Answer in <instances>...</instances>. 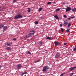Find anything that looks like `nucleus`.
I'll list each match as a JSON object with an SVG mask.
<instances>
[{"label":"nucleus","mask_w":76,"mask_h":76,"mask_svg":"<svg viewBox=\"0 0 76 76\" xmlns=\"http://www.w3.org/2000/svg\"><path fill=\"white\" fill-rule=\"evenodd\" d=\"M13 40H14V41H16V39L14 38L13 39Z\"/></svg>","instance_id":"37"},{"label":"nucleus","mask_w":76,"mask_h":76,"mask_svg":"<svg viewBox=\"0 0 76 76\" xmlns=\"http://www.w3.org/2000/svg\"><path fill=\"white\" fill-rule=\"evenodd\" d=\"M60 56V54L59 53H57L55 55V58H58Z\"/></svg>","instance_id":"8"},{"label":"nucleus","mask_w":76,"mask_h":76,"mask_svg":"<svg viewBox=\"0 0 76 76\" xmlns=\"http://www.w3.org/2000/svg\"><path fill=\"white\" fill-rule=\"evenodd\" d=\"M17 1V0H14L13 1V2H15V1Z\"/></svg>","instance_id":"38"},{"label":"nucleus","mask_w":76,"mask_h":76,"mask_svg":"<svg viewBox=\"0 0 76 76\" xmlns=\"http://www.w3.org/2000/svg\"><path fill=\"white\" fill-rule=\"evenodd\" d=\"M39 43H40V44L41 45H42V42H39Z\"/></svg>","instance_id":"33"},{"label":"nucleus","mask_w":76,"mask_h":76,"mask_svg":"<svg viewBox=\"0 0 76 76\" xmlns=\"http://www.w3.org/2000/svg\"><path fill=\"white\" fill-rule=\"evenodd\" d=\"M28 54H31V53L29 51H28Z\"/></svg>","instance_id":"31"},{"label":"nucleus","mask_w":76,"mask_h":76,"mask_svg":"<svg viewBox=\"0 0 76 76\" xmlns=\"http://www.w3.org/2000/svg\"><path fill=\"white\" fill-rule=\"evenodd\" d=\"M7 26L4 27L3 28V31H5V30L7 29Z\"/></svg>","instance_id":"12"},{"label":"nucleus","mask_w":76,"mask_h":76,"mask_svg":"<svg viewBox=\"0 0 76 76\" xmlns=\"http://www.w3.org/2000/svg\"><path fill=\"white\" fill-rule=\"evenodd\" d=\"M76 48H74L73 49V51H76Z\"/></svg>","instance_id":"29"},{"label":"nucleus","mask_w":76,"mask_h":76,"mask_svg":"<svg viewBox=\"0 0 76 76\" xmlns=\"http://www.w3.org/2000/svg\"><path fill=\"white\" fill-rule=\"evenodd\" d=\"M70 25H71V23H69L68 26V27H70Z\"/></svg>","instance_id":"21"},{"label":"nucleus","mask_w":76,"mask_h":76,"mask_svg":"<svg viewBox=\"0 0 76 76\" xmlns=\"http://www.w3.org/2000/svg\"><path fill=\"white\" fill-rule=\"evenodd\" d=\"M64 18H67V16L66 15H65L64 16Z\"/></svg>","instance_id":"32"},{"label":"nucleus","mask_w":76,"mask_h":76,"mask_svg":"<svg viewBox=\"0 0 76 76\" xmlns=\"http://www.w3.org/2000/svg\"><path fill=\"white\" fill-rule=\"evenodd\" d=\"M60 10V8H58V9H56V12H57V11H59V10Z\"/></svg>","instance_id":"24"},{"label":"nucleus","mask_w":76,"mask_h":76,"mask_svg":"<svg viewBox=\"0 0 76 76\" xmlns=\"http://www.w3.org/2000/svg\"><path fill=\"white\" fill-rule=\"evenodd\" d=\"M42 8H40L38 10V11L39 12H40V11H41L42 10Z\"/></svg>","instance_id":"19"},{"label":"nucleus","mask_w":76,"mask_h":76,"mask_svg":"<svg viewBox=\"0 0 76 76\" xmlns=\"http://www.w3.org/2000/svg\"><path fill=\"white\" fill-rule=\"evenodd\" d=\"M51 4V2H48V3H47V4Z\"/></svg>","instance_id":"25"},{"label":"nucleus","mask_w":76,"mask_h":76,"mask_svg":"<svg viewBox=\"0 0 76 76\" xmlns=\"http://www.w3.org/2000/svg\"><path fill=\"white\" fill-rule=\"evenodd\" d=\"M9 19H10H10H11V18H9Z\"/></svg>","instance_id":"41"},{"label":"nucleus","mask_w":76,"mask_h":76,"mask_svg":"<svg viewBox=\"0 0 76 76\" xmlns=\"http://www.w3.org/2000/svg\"><path fill=\"white\" fill-rule=\"evenodd\" d=\"M4 25H0V29H1V28H4Z\"/></svg>","instance_id":"17"},{"label":"nucleus","mask_w":76,"mask_h":76,"mask_svg":"<svg viewBox=\"0 0 76 76\" xmlns=\"http://www.w3.org/2000/svg\"><path fill=\"white\" fill-rule=\"evenodd\" d=\"M22 15L20 14H18V15L15 16L14 19H15L16 20L18 19H20V18H22Z\"/></svg>","instance_id":"1"},{"label":"nucleus","mask_w":76,"mask_h":76,"mask_svg":"<svg viewBox=\"0 0 76 76\" xmlns=\"http://www.w3.org/2000/svg\"><path fill=\"white\" fill-rule=\"evenodd\" d=\"M0 32H1V31H0Z\"/></svg>","instance_id":"44"},{"label":"nucleus","mask_w":76,"mask_h":76,"mask_svg":"<svg viewBox=\"0 0 76 76\" xmlns=\"http://www.w3.org/2000/svg\"><path fill=\"white\" fill-rule=\"evenodd\" d=\"M60 26H63V24L62 23H61L60 24Z\"/></svg>","instance_id":"34"},{"label":"nucleus","mask_w":76,"mask_h":76,"mask_svg":"<svg viewBox=\"0 0 76 76\" xmlns=\"http://www.w3.org/2000/svg\"><path fill=\"white\" fill-rule=\"evenodd\" d=\"M11 44H12V42H11L10 43H7V46H10V45H11Z\"/></svg>","instance_id":"14"},{"label":"nucleus","mask_w":76,"mask_h":76,"mask_svg":"<svg viewBox=\"0 0 76 76\" xmlns=\"http://www.w3.org/2000/svg\"><path fill=\"white\" fill-rule=\"evenodd\" d=\"M66 32H69V29H67L66 30Z\"/></svg>","instance_id":"28"},{"label":"nucleus","mask_w":76,"mask_h":76,"mask_svg":"<svg viewBox=\"0 0 76 76\" xmlns=\"http://www.w3.org/2000/svg\"><path fill=\"white\" fill-rule=\"evenodd\" d=\"M41 61V59H37L34 61V63H39V62H40Z\"/></svg>","instance_id":"5"},{"label":"nucleus","mask_w":76,"mask_h":76,"mask_svg":"<svg viewBox=\"0 0 76 76\" xmlns=\"http://www.w3.org/2000/svg\"><path fill=\"white\" fill-rule=\"evenodd\" d=\"M54 18L56 19H57L58 20H59L60 19L58 18V17L57 16V15H55L54 16Z\"/></svg>","instance_id":"11"},{"label":"nucleus","mask_w":76,"mask_h":76,"mask_svg":"<svg viewBox=\"0 0 76 76\" xmlns=\"http://www.w3.org/2000/svg\"><path fill=\"white\" fill-rule=\"evenodd\" d=\"M64 45H67V43H65L64 44Z\"/></svg>","instance_id":"35"},{"label":"nucleus","mask_w":76,"mask_h":76,"mask_svg":"<svg viewBox=\"0 0 76 76\" xmlns=\"http://www.w3.org/2000/svg\"><path fill=\"white\" fill-rule=\"evenodd\" d=\"M49 69V68L48 67V66H46L43 67V72H47V70Z\"/></svg>","instance_id":"3"},{"label":"nucleus","mask_w":76,"mask_h":76,"mask_svg":"<svg viewBox=\"0 0 76 76\" xmlns=\"http://www.w3.org/2000/svg\"><path fill=\"white\" fill-rule=\"evenodd\" d=\"M72 10L74 12H75L76 11V8L72 9Z\"/></svg>","instance_id":"15"},{"label":"nucleus","mask_w":76,"mask_h":76,"mask_svg":"<svg viewBox=\"0 0 76 76\" xmlns=\"http://www.w3.org/2000/svg\"><path fill=\"white\" fill-rule=\"evenodd\" d=\"M76 69V66L71 67L69 68V71H72V70H73V69Z\"/></svg>","instance_id":"9"},{"label":"nucleus","mask_w":76,"mask_h":76,"mask_svg":"<svg viewBox=\"0 0 76 76\" xmlns=\"http://www.w3.org/2000/svg\"><path fill=\"white\" fill-rule=\"evenodd\" d=\"M54 44L56 45V46H57V45H58L59 44H58V42L56 41L54 42Z\"/></svg>","instance_id":"10"},{"label":"nucleus","mask_w":76,"mask_h":76,"mask_svg":"<svg viewBox=\"0 0 76 76\" xmlns=\"http://www.w3.org/2000/svg\"><path fill=\"white\" fill-rule=\"evenodd\" d=\"M28 13L31 12V9H30L29 8H28Z\"/></svg>","instance_id":"18"},{"label":"nucleus","mask_w":76,"mask_h":76,"mask_svg":"<svg viewBox=\"0 0 76 76\" xmlns=\"http://www.w3.org/2000/svg\"><path fill=\"white\" fill-rule=\"evenodd\" d=\"M7 50H11V49L9 47H7Z\"/></svg>","instance_id":"20"},{"label":"nucleus","mask_w":76,"mask_h":76,"mask_svg":"<svg viewBox=\"0 0 76 76\" xmlns=\"http://www.w3.org/2000/svg\"><path fill=\"white\" fill-rule=\"evenodd\" d=\"M1 67V65H0V68Z\"/></svg>","instance_id":"42"},{"label":"nucleus","mask_w":76,"mask_h":76,"mask_svg":"<svg viewBox=\"0 0 76 76\" xmlns=\"http://www.w3.org/2000/svg\"><path fill=\"white\" fill-rule=\"evenodd\" d=\"M61 31H62V32H64V29L63 28H61Z\"/></svg>","instance_id":"27"},{"label":"nucleus","mask_w":76,"mask_h":76,"mask_svg":"<svg viewBox=\"0 0 76 76\" xmlns=\"http://www.w3.org/2000/svg\"><path fill=\"white\" fill-rule=\"evenodd\" d=\"M71 18L72 19H73V18H74V17H71Z\"/></svg>","instance_id":"39"},{"label":"nucleus","mask_w":76,"mask_h":76,"mask_svg":"<svg viewBox=\"0 0 76 76\" xmlns=\"http://www.w3.org/2000/svg\"><path fill=\"white\" fill-rule=\"evenodd\" d=\"M67 19H68V20H70V18H67Z\"/></svg>","instance_id":"36"},{"label":"nucleus","mask_w":76,"mask_h":76,"mask_svg":"<svg viewBox=\"0 0 76 76\" xmlns=\"http://www.w3.org/2000/svg\"><path fill=\"white\" fill-rule=\"evenodd\" d=\"M64 24L63 25L66 26H67V25L68 24V21H67V20H65L64 22Z\"/></svg>","instance_id":"4"},{"label":"nucleus","mask_w":76,"mask_h":76,"mask_svg":"<svg viewBox=\"0 0 76 76\" xmlns=\"http://www.w3.org/2000/svg\"><path fill=\"white\" fill-rule=\"evenodd\" d=\"M24 74H26L27 73V72L26 71L25 72H24V73H23Z\"/></svg>","instance_id":"30"},{"label":"nucleus","mask_w":76,"mask_h":76,"mask_svg":"<svg viewBox=\"0 0 76 76\" xmlns=\"http://www.w3.org/2000/svg\"><path fill=\"white\" fill-rule=\"evenodd\" d=\"M1 8V6H0V9Z\"/></svg>","instance_id":"43"},{"label":"nucleus","mask_w":76,"mask_h":76,"mask_svg":"<svg viewBox=\"0 0 76 76\" xmlns=\"http://www.w3.org/2000/svg\"><path fill=\"white\" fill-rule=\"evenodd\" d=\"M65 73H63L62 74H61L60 76H63V75H65Z\"/></svg>","instance_id":"23"},{"label":"nucleus","mask_w":76,"mask_h":76,"mask_svg":"<svg viewBox=\"0 0 76 76\" xmlns=\"http://www.w3.org/2000/svg\"><path fill=\"white\" fill-rule=\"evenodd\" d=\"M73 73H71L70 74V76H73Z\"/></svg>","instance_id":"26"},{"label":"nucleus","mask_w":76,"mask_h":76,"mask_svg":"<svg viewBox=\"0 0 76 76\" xmlns=\"http://www.w3.org/2000/svg\"><path fill=\"white\" fill-rule=\"evenodd\" d=\"M33 33H30L28 35H27L24 37V39H26V38H29V37H31V36H32V35H34Z\"/></svg>","instance_id":"2"},{"label":"nucleus","mask_w":76,"mask_h":76,"mask_svg":"<svg viewBox=\"0 0 76 76\" xmlns=\"http://www.w3.org/2000/svg\"><path fill=\"white\" fill-rule=\"evenodd\" d=\"M47 39H51V37H47Z\"/></svg>","instance_id":"22"},{"label":"nucleus","mask_w":76,"mask_h":76,"mask_svg":"<svg viewBox=\"0 0 76 76\" xmlns=\"http://www.w3.org/2000/svg\"><path fill=\"white\" fill-rule=\"evenodd\" d=\"M30 32L31 33H33V35H34V34L35 33V31H34V30L30 31Z\"/></svg>","instance_id":"13"},{"label":"nucleus","mask_w":76,"mask_h":76,"mask_svg":"<svg viewBox=\"0 0 76 76\" xmlns=\"http://www.w3.org/2000/svg\"><path fill=\"white\" fill-rule=\"evenodd\" d=\"M22 65L21 64H19L17 65V69H20L21 67H22Z\"/></svg>","instance_id":"7"},{"label":"nucleus","mask_w":76,"mask_h":76,"mask_svg":"<svg viewBox=\"0 0 76 76\" xmlns=\"http://www.w3.org/2000/svg\"><path fill=\"white\" fill-rule=\"evenodd\" d=\"M71 10V8L70 7H67L66 8V12H69V11H70V10Z\"/></svg>","instance_id":"6"},{"label":"nucleus","mask_w":76,"mask_h":76,"mask_svg":"<svg viewBox=\"0 0 76 76\" xmlns=\"http://www.w3.org/2000/svg\"><path fill=\"white\" fill-rule=\"evenodd\" d=\"M24 75V74H23V73L22 74L21 76H23V75Z\"/></svg>","instance_id":"40"},{"label":"nucleus","mask_w":76,"mask_h":76,"mask_svg":"<svg viewBox=\"0 0 76 76\" xmlns=\"http://www.w3.org/2000/svg\"><path fill=\"white\" fill-rule=\"evenodd\" d=\"M34 23L36 25H38V21H35L34 22Z\"/></svg>","instance_id":"16"}]
</instances>
